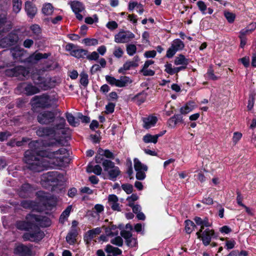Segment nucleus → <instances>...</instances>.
Masks as SVG:
<instances>
[{
  "mask_svg": "<svg viewBox=\"0 0 256 256\" xmlns=\"http://www.w3.org/2000/svg\"><path fill=\"white\" fill-rule=\"evenodd\" d=\"M36 133L39 136H52L54 138L49 142L36 140L28 144L30 150L25 152L24 158L28 168L33 172H40L48 168L62 166L64 158L68 155L66 148H62L56 151H52L50 149L43 150L40 146L42 144L45 147L62 145L66 130L62 133L59 130L55 128V126L40 127L37 130Z\"/></svg>",
  "mask_w": 256,
  "mask_h": 256,
  "instance_id": "nucleus-1",
  "label": "nucleus"
},
{
  "mask_svg": "<svg viewBox=\"0 0 256 256\" xmlns=\"http://www.w3.org/2000/svg\"><path fill=\"white\" fill-rule=\"evenodd\" d=\"M50 224V220L48 217L31 213L26 216V221L18 222L16 226L20 230L28 231L23 236L25 240L34 242L41 240L44 236L39 226L47 227Z\"/></svg>",
  "mask_w": 256,
  "mask_h": 256,
  "instance_id": "nucleus-2",
  "label": "nucleus"
},
{
  "mask_svg": "<svg viewBox=\"0 0 256 256\" xmlns=\"http://www.w3.org/2000/svg\"><path fill=\"white\" fill-rule=\"evenodd\" d=\"M61 111L58 109L53 110H44L37 116L38 122L42 124H49L56 122L55 128L63 133L66 124L65 119L61 116Z\"/></svg>",
  "mask_w": 256,
  "mask_h": 256,
  "instance_id": "nucleus-3",
  "label": "nucleus"
},
{
  "mask_svg": "<svg viewBox=\"0 0 256 256\" xmlns=\"http://www.w3.org/2000/svg\"><path fill=\"white\" fill-rule=\"evenodd\" d=\"M194 220L198 226H200V230L196 233L198 238L202 240L205 246H208L214 234V230L208 228L212 226V222L207 217L202 218L200 217L196 216Z\"/></svg>",
  "mask_w": 256,
  "mask_h": 256,
  "instance_id": "nucleus-4",
  "label": "nucleus"
},
{
  "mask_svg": "<svg viewBox=\"0 0 256 256\" xmlns=\"http://www.w3.org/2000/svg\"><path fill=\"white\" fill-rule=\"evenodd\" d=\"M38 202L30 200H24L21 202V206L25 208L32 209L38 212L42 211L51 201L52 196L50 194L44 191H38L36 193Z\"/></svg>",
  "mask_w": 256,
  "mask_h": 256,
  "instance_id": "nucleus-5",
  "label": "nucleus"
},
{
  "mask_svg": "<svg viewBox=\"0 0 256 256\" xmlns=\"http://www.w3.org/2000/svg\"><path fill=\"white\" fill-rule=\"evenodd\" d=\"M57 102L58 99L54 96L46 94L34 96L31 100L33 108H54L58 106Z\"/></svg>",
  "mask_w": 256,
  "mask_h": 256,
  "instance_id": "nucleus-6",
  "label": "nucleus"
},
{
  "mask_svg": "<svg viewBox=\"0 0 256 256\" xmlns=\"http://www.w3.org/2000/svg\"><path fill=\"white\" fill-rule=\"evenodd\" d=\"M62 176L58 172H50L44 174L41 177V184L42 186L48 188V186H54L58 184Z\"/></svg>",
  "mask_w": 256,
  "mask_h": 256,
  "instance_id": "nucleus-7",
  "label": "nucleus"
},
{
  "mask_svg": "<svg viewBox=\"0 0 256 256\" xmlns=\"http://www.w3.org/2000/svg\"><path fill=\"white\" fill-rule=\"evenodd\" d=\"M102 166L105 172H108L109 178L115 180L116 178L120 174V170L118 166H115L114 162L106 160L102 162Z\"/></svg>",
  "mask_w": 256,
  "mask_h": 256,
  "instance_id": "nucleus-8",
  "label": "nucleus"
},
{
  "mask_svg": "<svg viewBox=\"0 0 256 256\" xmlns=\"http://www.w3.org/2000/svg\"><path fill=\"white\" fill-rule=\"evenodd\" d=\"M106 80L110 85L118 88L126 86L132 82L130 78L126 76H120V79H116L114 76L108 75L106 76Z\"/></svg>",
  "mask_w": 256,
  "mask_h": 256,
  "instance_id": "nucleus-9",
  "label": "nucleus"
},
{
  "mask_svg": "<svg viewBox=\"0 0 256 256\" xmlns=\"http://www.w3.org/2000/svg\"><path fill=\"white\" fill-rule=\"evenodd\" d=\"M12 76L17 77L18 79L24 80L28 78L30 76V72L24 67L22 66H17L7 72Z\"/></svg>",
  "mask_w": 256,
  "mask_h": 256,
  "instance_id": "nucleus-10",
  "label": "nucleus"
},
{
  "mask_svg": "<svg viewBox=\"0 0 256 256\" xmlns=\"http://www.w3.org/2000/svg\"><path fill=\"white\" fill-rule=\"evenodd\" d=\"M32 78L36 84L44 90L50 88L54 86L52 82L51 78L48 76L42 78L38 74H33Z\"/></svg>",
  "mask_w": 256,
  "mask_h": 256,
  "instance_id": "nucleus-11",
  "label": "nucleus"
},
{
  "mask_svg": "<svg viewBox=\"0 0 256 256\" xmlns=\"http://www.w3.org/2000/svg\"><path fill=\"white\" fill-rule=\"evenodd\" d=\"M134 168L136 171V178L138 180H143L146 178V172L148 170L146 165L142 164L137 158L134 160Z\"/></svg>",
  "mask_w": 256,
  "mask_h": 256,
  "instance_id": "nucleus-12",
  "label": "nucleus"
},
{
  "mask_svg": "<svg viewBox=\"0 0 256 256\" xmlns=\"http://www.w3.org/2000/svg\"><path fill=\"white\" fill-rule=\"evenodd\" d=\"M66 51L70 52L71 56L78 58H84L88 54L86 50L80 48L72 44H66Z\"/></svg>",
  "mask_w": 256,
  "mask_h": 256,
  "instance_id": "nucleus-13",
  "label": "nucleus"
},
{
  "mask_svg": "<svg viewBox=\"0 0 256 256\" xmlns=\"http://www.w3.org/2000/svg\"><path fill=\"white\" fill-rule=\"evenodd\" d=\"M19 38L16 32H12L0 40V46L2 48H7L16 44Z\"/></svg>",
  "mask_w": 256,
  "mask_h": 256,
  "instance_id": "nucleus-14",
  "label": "nucleus"
},
{
  "mask_svg": "<svg viewBox=\"0 0 256 256\" xmlns=\"http://www.w3.org/2000/svg\"><path fill=\"white\" fill-rule=\"evenodd\" d=\"M19 38L16 32H12L0 40V46L2 48H7L16 44Z\"/></svg>",
  "mask_w": 256,
  "mask_h": 256,
  "instance_id": "nucleus-15",
  "label": "nucleus"
},
{
  "mask_svg": "<svg viewBox=\"0 0 256 256\" xmlns=\"http://www.w3.org/2000/svg\"><path fill=\"white\" fill-rule=\"evenodd\" d=\"M134 34L130 31H120L114 36V42L116 43H126L134 38Z\"/></svg>",
  "mask_w": 256,
  "mask_h": 256,
  "instance_id": "nucleus-16",
  "label": "nucleus"
},
{
  "mask_svg": "<svg viewBox=\"0 0 256 256\" xmlns=\"http://www.w3.org/2000/svg\"><path fill=\"white\" fill-rule=\"evenodd\" d=\"M72 11L74 12L76 18L80 20L83 18V16L80 13L84 10L83 4L78 1H73L70 3Z\"/></svg>",
  "mask_w": 256,
  "mask_h": 256,
  "instance_id": "nucleus-17",
  "label": "nucleus"
},
{
  "mask_svg": "<svg viewBox=\"0 0 256 256\" xmlns=\"http://www.w3.org/2000/svg\"><path fill=\"white\" fill-rule=\"evenodd\" d=\"M120 235L126 240V244L128 246L134 247L137 245V240L136 238L132 237L130 232L126 230H122Z\"/></svg>",
  "mask_w": 256,
  "mask_h": 256,
  "instance_id": "nucleus-18",
  "label": "nucleus"
},
{
  "mask_svg": "<svg viewBox=\"0 0 256 256\" xmlns=\"http://www.w3.org/2000/svg\"><path fill=\"white\" fill-rule=\"evenodd\" d=\"M108 204L113 210L120 211L121 206L118 203V198L115 194H110L108 196Z\"/></svg>",
  "mask_w": 256,
  "mask_h": 256,
  "instance_id": "nucleus-19",
  "label": "nucleus"
},
{
  "mask_svg": "<svg viewBox=\"0 0 256 256\" xmlns=\"http://www.w3.org/2000/svg\"><path fill=\"white\" fill-rule=\"evenodd\" d=\"M34 190V188L29 184L26 183L22 186L18 192V194L20 197L24 198L28 196Z\"/></svg>",
  "mask_w": 256,
  "mask_h": 256,
  "instance_id": "nucleus-20",
  "label": "nucleus"
},
{
  "mask_svg": "<svg viewBox=\"0 0 256 256\" xmlns=\"http://www.w3.org/2000/svg\"><path fill=\"white\" fill-rule=\"evenodd\" d=\"M24 10L28 16L32 18L35 16L37 12V8L36 6L29 1L25 2Z\"/></svg>",
  "mask_w": 256,
  "mask_h": 256,
  "instance_id": "nucleus-21",
  "label": "nucleus"
},
{
  "mask_svg": "<svg viewBox=\"0 0 256 256\" xmlns=\"http://www.w3.org/2000/svg\"><path fill=\"white\" fill-rule=\"evenodd\" d=\"M142 120L144 127L145 128L148 129L156 124L158 119L156 116H150L148 117L144 118Z\"/></svg>",
  "mask_w": 256,
  "mask_h": 256,
  "instance_id": "nucleus-22",
  "label": "nucleus"
},
{
  "mask_svg": "<svg viewBox=\"0 0 256 256\" xmlns=\"http://www.w3.org/2000/svg\"><path fill=\"white\" fill-rule=\"evenodd\" d=\"M14 253L22 256H29L31 254V250L26 246L20 244L15 248Z\"/></svg>",
  "mask_w": 256,
  "mask_h": 256,
  "instance_id": "nucleus-23",
  "label": "nucleus"
},
{
  "mask_svg": "<svg viewBox=\"0 0 256 256\" xmlns=\"http://www.w3.org/2000/svg\"><path fill=\"white\" fill-rule=\"evenodd\" d=\"M50 55V54L35 52L28 58V60L30 62H36L41 59L47 58Z\"/></svg>",
  "mask_w": 256,
  "mask_h": 256,
  "instance_id": "nucleus-24",
  "label": "nucleus"
},
{
  "mask_svg": "<svg viewBox=\"0 0 256 256\" xmlns=\"http://www.w3.org/2000/svg\"><path fill=\"white\" fill-rule=\"evenodd\" d=\"M24 50L19 46H16L10 49V53L14 58L16 60H18L22 58L24 56Z\"/></svg>",
  "mask_w": 256,
  "mask_h": 256,
  "instance_id": "nucleus-25",
  "label": "nucleus"
},
{
  "mask_svg": "<svg viewBox=\"0 0 256 256\" xmlns=\"http://www.w3.org/2000/svg\"><path fill=\"white\" fill-rule=\"evenodd\" d=\"M196 108L195 104L194 102H190L186 103L184 106L180 108L181 114H186L192 111Z\"/></svg>",
  "mask_w": 256,
  "mask_h": 256,
  "instance_id": "nucleus-26",
  "label": "nucleus"
},
{
  "mask_svg": "<svg viewBox=\"0 0 256 256\" xmlns=\"http://www.w3.org/2000/svg\"><path fill=\"white\" fill-rule=\"evenodd\" d=\"M104 250L108 254H112L114 256L120 255L122 253L121 250L118 248L114 247L110 244L106 245Z\"/></svg>",
  "mask_w": 256,
  "mask_h": 256,
  "instance_id": "nucleus-27",
  "label": "nucleus"
},
{
  "mask_svg": "<svg viewBox=\"0 0 256 256\" xmlns=\"http://www.w3.org/2000/svg\"><path fill=\"white\" fill-rule=\"evenodd\" d=\"M132 68H136V65L132 62L130 60L126 61L118 70V72L120 74H124L126 70H130Z\"/></svg>",
  "mask_w": 256,
  "mask_h": 256,
  "instance_id": "nucleus-28",
  "label": "nucleus"
},
{
  "mask_svg": "<svg viewBox=\"0 0 256 256\" xmlns=\"http://www.w3.org/2000/svg\"><path fill=\"white\" fill-rule=\"evenodd\" d=\"M197 6L203 14H207V12H206L207 10V6L204 2L198 1L197 2ZM212 12L213 10L212 8H208V14H210Z\"/></svg>",
  "mask_w": 256,
  "mask_h": 256,
  "instance_id": "nucleus-29",
  "label": "nucleus"
},
{
  "mask_svg": "<svg viewBox=\"0 0 256 256\" xmlns=\"http://www.w3.org/2000/svg\"><path fill=\"white\" fill-rule=\"evenodd\" d=\"M161 134L151 135L147 134L143 137V140L146 143L152 142L156 144L158 142V139L160 136Z\"/></svg>",
  "mask_w": 256,
  "mask_h": 256,
  "instance_id": "nucleus-30",
  "label": "nucleus"
},
{
  "mask_svg": "<svg viewBox=\"0 0 256 256\" xmlns=\"http://www.w3.org/2000/svg\"><path fill=\"white\" fill-rule=\"evenodd\" d=\"M42 11L45 16H50L54 12V7L50 3H45L42 6Z\"/></svg>",
  "mask_w": 256,
  "mask_h": 256,
  "instance_id": "nucleus-31",
  "label": "nucleus"
},
{
  "mask_svg": "<svg viewBox=\"0 0 256 256\" xmlns=\"http://www.w3.org/2000/svg\"><path fill=\"white\" fill-rule=\"evenodd\" d=\"M77 236V231L76 228H72L70 232L68 234L66 237V240L70 244H72L76 240V238Z\"/></svg>",
  "mask_w": 256,
  "mask_h": 256,
  "instance_id": "nucleus-32",
  "label": "nucleus"
},
{
  "mask_svg": "<svg viewBox=\"0 0 256 256\" xmlns=\"http://www.w3.org/2000/svg\"><path fill=\"white\" fill-rule=\"evenodd\" d=\"M72 210V206H68L66 209L62 212L61 215L60 216L59 221L61 223H64L67 218L70 216V212Z\"/></svg>",
  "mask_w": 256,
  "mask_h": 256,
  "instance_id": "nucleus-33",
  "label": "nucleus"
},
{
  "mask_svg": "<svg viewBox=\"0 0 256 256\" xmlns=\"http://www.w3.org/2000/svg\"><path fill=\"white\" fill-rule=\"evenodd\" d=\"M188 64V59L186 58L184 55L180 54L176 56L174 60L176 65H183L187 66Z\"/></svg>",
  "mask_w": 256,
  "mask_h": 256,
  "instance_id": "nucleus-34",
  "label": "nucleus"
},
{
  "mask_svg": "<svg viewBox=\"0 0 256 256\" xmlns=\"http://www.w3.org/2000/svg\"><path fill=\"white\" fill-rule=\"evenodd\" d=\"M101 232L102 230L100 228H96L88 231L86 236L88 240H91L96 235L99 234Z\"/></svg>",
  "mask_w": 256,
  "mask_h": 256,
  "instance_id": "nucleus-35",
  "label": "nucleus"
},
{
  "mask_svg": "<svg viewBox=\"0 0 256 256\" xmlns=\"http://www.w3.org/2000/svg\"><path fill=\"white\" fill-rule=\"evenodd\" d=\"M24 90L26 92L28 95H32L35 94H36L39 92V89L36 87L33 86L30 84H27Z\"/></svg>",
  "mask_w": 256,
  "mask_h": 256,
  "instance_id": "nucleus-36",
  "label": "nucleus"
},
{
  "mask_svg": "<svg viewBox=\"0 0 256 256\" xmlns=\"http://www.w3.org/2000/svg\"><path fill=\"white\" fill-rule=\"evenodd\" d=\"M171 46L178 52L182 50L184 45L181 40L180 39H176L172 42Z\"/></svg>",
  "mask_w": 256,
  "mask_h": 256,
  "instance_id": "nucleus-37",
  "label": "nucleus"
},
{
  "mask_svg": "<svg viewBox=\"0 0 256 256\" xmlns=\"http://www.w3.org/2000/svg\"><path fill=\"white\" fill-rule=\"evenodd\" d=\"M98 153L108 158L114 159V154L108 150H103L100 148L98 150Z\"/></svg>",
  "mask_w": 256,
  "mask_h": 256,
  "instance_id": "nucleus-38",
  "label": "nucleus"
},
{
  "mask_svg": "<svg viewBox=\"0 0 256 256\" xmlns=\"http://www.w3.org/2000/svg\"><path fill=\"white\" fill-rule=\"evenodd\" d=\"M87 171L88 172H93L94 174L97 175H100L102 172V168L99 165H96L94 166L88 165L87 168Z\"/></svg>",
  "mask_w": 256,
  "mask_h": 256,
  "instance_id": "nucleus-39",
  "label": "nucleus"
},
{
  "mask_svg": "<svg viewBox=\"0 0 256 256\" xmlns=\"http://www.w3.org/2000/svg\"><path fill=\"white\" fill-rule=\"evenodd\" d=\"M146 99V96L144 94H138L132 98L133 101L138 105L143 103Z\"/></svg>",
  "mask_w": 256,
  "mask_h": 256,
  "instance_id": "nucleus-40",
  "label": "nucleus"
},
{
  "mask_svg": "<svg viewBox=\"0 0 256 256\" xmlns=\"http://www.w3.org/2000/svg\"><path fill=\"white\" fill-rule=\"evenodd\" d=\"M22 0H12V10L16 14L18 13L22 8Z\"/></svg>",
  "mask_w": 256,
  "mask_h": 256,
  "instance_id": "nucleus-41",
  "label": "nucleus"
},
{
  "mask_svg": "<svg viewBox=\"0 0 256 256\" xmlns=\"http://www.w3.org/2000/svg\"><path fill=\"white\" fill-rule=\"evenodd\" d=\"M186 223V228L185 230L186 232L188 234H190L194 227H196V225L194 222L190 220H186L185 221Z\"/></svg>",
  "mask_w": 256,
  "mask_h": 256,
  "instance_id": "nucleus-42",
  "label": "nucleus"
},
{
  "mask_svg": "<svg viewBox=\"0 0 256 256\" xmlns=\"http://www.w3.org/2000/svg\"><path fill=\"white\" fill-rule=\"evenodd\" d=\"M124 54V51L122 48L118 46H116L114 48L113 54L118 58H122Z\"/></svg>",
  "mask_w": 256,
  "mask_h": 256,
  "instance_id": "nucleus-43",
  "label": "nucleus"
},
{
  "mask_svg": "<svg viewBox=\"0 0 256 256\" xmlns=\"http://www.w3.org/2000/svg\"><path fill=\"white\" fill-rule=\"evenodd\" d=\"M82 42L87 46H96L98 44V40L96 38H86L82 40Z\"/></svg>",
  "mask_w": 256,
  "mask_h": 256,
  "instance_id": "nucleus-44",
  "label": "nucleus"
},
{
  "mask_svg": "<svg viewBox=\"0 0 256 256\" xmlns=\"http://www.w3.org/2000/svg\"><path fill=\"white\" fill-rule=\"evenodd\" d=\"M80 83L84 86H86L88 83V75L82 72L80 74Z\"/></svg>",
  "mask_w": 256,
  "mask_h": 256,
  "instance_id": "nucleus-45",
  "label": "nucleus"
},
{
  "mask_svg": "<svg viewBox=\"0 0 256 256\" xmlns=\"http://www.w3.org/2000/svg\"><path fill=\"white\" fill-rule=\"evenodd\" d=\"M110 242L116 246H122L123 245V240L120 236H117L110 240Z\"/></svg>",
  "mask_w": 256,
  "mask_h": 256,
  "instance_id": "nucleus-46",
  "label": "nucleus"
},
{
  "mask_svg": "<svg viewBox=\"0 0 256 256\" xmlns=\"http://www.w3.org/2000/svg\"><path fill=\"white\" fill-rule=\"evenodd\" d=\"M136 51V47L134 44H130L126 46V52L129 56H133Z\"/></svg>",
  "mask_w": 256,
  "mask_h": 256,
  "instance_id": "nucleus-47",
  "label": "nucleus"
},
{
  "mask_svg": "<svg viewBox=\"0 0 256 256\" xmlns=\"http://www.w3.org/2000/svg\"><path fill=\"white\" fill-rule=\"evenodd\" d=\"M30 29L33 34L36 36H38L41 33V28L38 24H32L30 26Z\"/></svg>",
  "mask_w": 256,
  "mask_h": 256,
  "instance_id": "nucleus-48",
  "label": "nucleus"
},
{
  "mask_svg": "<svg viewBox=\"0 0 256 256\" xmlns=\"http://www.w3.org/2000/svg\"><path fill=\"white\" fill-rule=\"evenodd\" d=\"M66 117L68 122L71 126H77L78 123L75 122V118L71 114H68Z\"/></svg>",
  "mask_w": 256,
  "mask_h": 256,
  "instance_id": "nucleus-49",
  "label": "nucleus"
},
{
  "mask_svg": "<svg viewBox=\"0 0 256 256\" xmlns=\"http://www.w3.org/2000/svg\"><path fill=\"white\" fill-rule=\"evenodd\" d=\"M86 58L90 60H96L99 58V54L97 52H93L88 55L86 54Z\"/></svg>",
  "mask_w": 256,
  "mask_h": 256,
  "instance_id": "nucleus-50",
  "label": "nucleus"
},
{
  "mask_svg": "<svg viewBox=\"0 0 256 256\" xmlns=\"http://www.w3.org/2000/svg\"><path fill=\"white\" fill-rule=\"evenodd\" d=\"M165 71L170 74H174V68H172V66L171 64L166 63L164 65Z\"/></svg>",
  "mask_w": 256,
  "mask_h": 256,
  "instance_id": "nucleus-51",
  "label": "nucleus"
},
{
  "mask_svg": "<svg viewBox=\"0 0 256 256\" xmlns=\"http://www.w3.org/2000/svg\"><path fill=\"white\" fill-rule=\"evenodd\" d=\"M122 188L128 194L132 193L133 190L132 186L130 184H122Z\"/></svg>",
  "mask_w": 256,
  "mask_h": 256,
  "instance_id": "nucleus-52",
  "label": "nucleus"
},
{
  "mask_svg": "<svg viewBox=\"0 0 256 256\" xmlns=\"http://www.w3.org/2000/svg\"><path fill=\"white\" fill-rule=\"evenodd\" d=\"M224 16L229 22H232L234 20L235 16L232 12H226L224 13Z\"/></svg>",
  "mask_w": 256,
  "mask_h": 256,
  "instance_id": "nucleus-53",
  "label": "nucleus"
},
{
  "mask_svg": "<svg viewBox=\"0 0 256 256\" xmlns=\"http://www.w3.org/2000/svg\"><path fill=\"white\" fill-rule=\"evenodd\" d=\"M115 104L113 103L110 102L106 106V113L111 114L114 112V109Z\"/></svg>",
  "mask_w": 256,
  "mask_h": 256,
  "instance_id": "nucleus-54",
  "label": "nucleus"
},
{
  "mask_svg": "<svg viewBox=\"0 0 256 256\" xmlns=\"http://www.w3.org/2000/svg\"><path fill=\"white\" fill-rule=\"evenodd\" d=\"M106 26L108 29L114 30L118 28V25L115 21H110L107 23Z\"/></svg>",
  "mask_w": 256,
  "mask_h": 256,
  "instance_id": "nucleus-55",
  "label": "nucleus"
},
{
  "mask_svg": "<svg viewBox=\"0 0 256 256\" xmlns=\"http://www.w3.org/2000/svg\"><path fill=\"white\" fill-rule=\"evenodd\" d=\"M177 51H176L175 50V49L174 48H173V47H172V46L169 48L167 52H166V57L168 58H172L175 54L176 53V52Z\"/></svg>",
  "mask_w": 256,
  "mask_h": 256,
  "instance_id": "nucleus-56",
  "label": "nucleus"
},
{
  "mask_svg": "<svg viewBox=\"0 0 256 256\" xmlns=\"http://www.w3.org/2000/svg\"><path fill=\"white\" fill-rule=\"evenodd\" d=\"M128 206L132 208V211L134 213L137 214L138 213L140 212L141 207L140 205H134V204H128Z\"/></svg>",
  "mask_w": 256,
  "mask_h": 256,
  "instance_id": "nucleus-57",
  "label": "nucleus"
},
{
  "mask_svg": "<svg viewBox=\"0 0 256 256\" xmlns=\"http://www.w3.org/2000/svg\"><path fill=\"white\" fill-rule=\"evenodd\" d=\"M142 72L145 76H152L155 73L154 70L148 68H142Z\"/></svg>",
  "mask_w": 256,
  "mask_h": 256,
  "instance_id": "nucleus-58",
  "label": "nucleus"
},
{
  "mask_svg": "<svg viewBox=\"0 0 256 256\" xmlns=\"http://www.w3.org/2000/svg\"><path fill=\"white\" fill-rule=\"evenodd\" d=\"M156 50H149L144 52V56L147 58H154L156 56Z\"/></svg>",
  "mask_w": 256,
  "mask_h": 256,
  "instance_id": "nucleus-59",
  "label": "nucleus"
},
{
  "mask_svg": "<svg viewBox=\"0 0 256 256\" xmlns=\"http://www.w3.org/2000/svg\"><path fill=\"white\" fill-rule=\"evenodd\" d=\"M93 210L98 214L104 210V206L102 204H96L94 206Z\"/></svg>",
  "mask_w": 256,
  "mask_h": 256,
  "instance_id": "nucleus-60",
  "label": "nucleus"
},
{
  "mask_svg": "<svg viewBox=\"0 0 256 256\" xmlns=\"http://www.w3.org/2000/svg\"><path fill=\"white\" fill-rule=\"evenodd\" d=\"M251 32L250 30H249V28H246L240 31L239 36L246 37V36L250 34Z\"/></svg>",
  "mask_w": 256,
  "mask_h": 256,
  "instance_id": "nucleus-61",
  "label": "nucleus"
},
{
  "mask_svg": "<svg viewBox=\"0 0 256 256\" xmlns=\"http://www.w3.org/2000/svg\"><path fill=\"white\" fill-rule=\"evenodd\" d=\"M34 44V41L31 39H26L24 42L23 45L26 48H30Z\"/></svg>",
  "mask_w": 256,
  "mask_h": 256,
  "instance_id": "nucleus-62",
  "label": "nucleus"
},
{
  "mask_svg": "<svg viewBox=\"0 0 256 256\" xmlns=\"http://www.w3.org/2000/svg\"><path fill=\"white\" fill-rule=\"evenodd\" d=\"M242 134L238 132H235L234 134V136L232 138L233 142L234 143H236L242 138Z\"/></svg>",
  "mask_w": 256,
  "mask_h": 256,
  "instance_id": "nucleus-63",
  "label": "nucleus"
},
{
  "mask_svg": "<svg viewBox=\"0 0 256 256\" xmlns=\"http://www.w3.org/2000/svg\"><path fill=\"white\" fill-rule=\"evenodd\" d=\"M236 242L234 240H227L226 243V246L227 249L230 250L234 247Z\"/></svg>",
  "mask_w": 256,
  "mask_h": 256,
  "instance_id": "nucleus-64",
  "label": "nucleus"
}]
</instances>
